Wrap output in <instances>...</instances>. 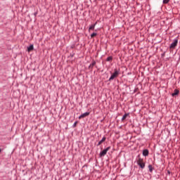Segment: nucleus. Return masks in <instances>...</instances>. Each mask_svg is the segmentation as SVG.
<instances>
[{
    "instance_id": "7",
    "label": "nucleus",
    "mask_w": 180,
    "mask_h": 180,
    "mask_svg": "<svg viewBox=\"0 0 180 180\" xmlns=\"http://www.w3.org/2000/svg\"><path fill=\"white\" fill-rule=\"evenodd\" d=\"M98 25V21H96L94 24L91 25L89 27V32H91V30H95V27Z\"/></svg>"
},
{
    "instance_id": "21",
    "label": "nucleus",
    "mask_w": 180,
    "mask_h": 180,
    "mask_svg": "<svg viewBox=\"0 0 180 180\" xmlns=\"http://www.w3.org/2000/svg\"><path fill=\"white\" fill-rule=\"evenodd\" d=\"M1 150L0 149V153H1Z\"/></svg>"
},
{
    "instance_id": "20",
    "label": "nucleus",
    "mask_w": 180,
    "mask_h": 180,
    "mask_svg": "<svg viewBox=\"0 0 180 180\" xmlns=\"http://www.w3.org/2000/svg\"><path fill=\"white\" fill-rule=\"evenodd\" d=\"M72 57H74V55H72Z\"/></svg>"
},
{
    "instance_id": "2",
    "label": "nucleus",
    "mask_w": 180,
    "mask_h": 180,
    "mask_svg": "<svg viewBox=\"0 0 180 180\" xmlns=\"http://www.w3.org/2000/svg\"><path fill=\"white\" fill-rule=\"evenodd\" d=\"M137 165L141 169H144L146 168V162H144V160L140 157V155H138V160L136 161Z\"/></svg>"
},
{
    "instance_id": "6",
    "label": "nucleus",
    "mask_w": 180,
    "mask_h": 180,
    "mask_svg": "<svg viewBox=\"0 0 180 180\" xmlns=\"http://www.w3.org/2000/svg\"><path fill=\"white\" fill-rule=\"evenodd\" d=\"M91 115V112H86L83 114H82L79 117V119H84V117H86V116H89Z\"/></svg>"
},
{
    "instance_id": "15",
    "label": "nucleus",
    "mask_w": 180,
    "mask_h": 180,
    "mask_svg": "<svg viewBox=\"0 0 180 180\" xmlns=\"http://www.w3.org/2000/svg\"><path fill=\"white\" fill-rule=\"evenodd\" d=\"M96 36H98V33H96V32H93V33L91 34V39H94V37H96Z\"/></svg>"
},
{
    "instance_id": "11",
    "label": "nucleus",
    "mask_w": 180,
    "mask_h": 180,
    "mask_svg": "<svg viewBox=\"0 0 180 180\" xmlns=\"http://www.w3.org/2000/svg\"><path fill=\"white\" fill-rule=\"evenodd\" d=\"M148 168L149 169V172H150V174H153V171H154V167H153V165H149L148 166Z\"/></svg>"
},
{
    "instance_id": "12",
    "label": "nucleus",
    "mask_w": 180,
    "mask_h": 180,
    "mask_svg": "<svg viewBox=\"0 0 180 180\" xmlns=\"http://www.w3.org/2000/svg\"><path fill=\"white\" fill-rule=\"evenodd\" d=\"M34 49V46H33V44L27 47V51L29 53H30V51H33Z\"/></svg>"
},
{
    "instance_id": "16",
    "label": "nucleus",
    "mask_w": 180,
    "mask_h": 180,
    "mask_svg": "<svg viewBox=\"0 0 180 180\" xmlns=\"http://www.w3.org/2000/svg\"><path fill=\"white\" fill-rule=\"evenodd\" d=\"M169 0H163V1H162V4L164 5H167V4H169Z\"/></svg>"
},
{
    "instance_id": "19",
    "label": "nucleus",
    "mask_w": 180,
    "mask_h": 180,
    "mask_svg": "<svg viewBox=\"0 0 180 180\" xmlns=\"http://www.w3.org/2000/svg\"><path fill=\"white\" fill-rule=\"evenodd\" d=\"M167 174H171V172H169V171H167Z\"/></svg>"
},
{
    "instance_id": "5",
    "label": "nucleus",
    "mask_w": 180,
    "mask_h": 180,
    "mask_svg": "<svg viewBox=\"0 0 180 180\" xmlns=\"http://www.w3.org/2000/svg\"><path fill=\"white\" fill-rule=\"evenodd\" d=\"M176 46H178V39H174V41L171 44L169 49H175Z\"/></svg>"
},
{
    "instance_id": "18",
    "label": "nucleus",
    "mask_w": 180,
    "mask_h": 180,
    "mask_svg": "<svg viewBox=\"0 0 180 180\" xmlns=\"http://www.w3.org/2000/svg\"><path fill=\"white\" fill-rule=\"evenodd\" d=\"M34 16H37V13H34Z\"/></svg>"
},
{
    "instance_id": "17",
    "label": "nucleus",
    "mask_w": 180,
    "mask_h": 180,
    "mask_svg": "<svg viewBox=\"0 0 180 180\" xmlns=\"http://www.w3.org/2000/svg\"><path fill=\"white\" fill-rule=\"evenodd\" d=\"M77 124H78V121H76V122L73 124L72 127H73V128L77 127Z\"/></svg>"
},
{
    "instance_id": "1",
    "label": "nucleus",
    "mask_w": 180,
    "mask_h": 180,
    "mask_svg": "<svg viewBox=\"0 0 180 180\" xmlns=\"http://www.w3.org/2000/svg\"><path fill=\"white\" fill-rule=\"evenodd\" d=\"M120 75V69L115 68L114 69V72L111 75L110 77L109 78L108 81H113L115 78H117Z\"/></svg>"
},
{
    "instance_id": "10",
    "label": "nucleus",
    "mask_w": 180,
    "mask_h": 180,
    "mask_svg": "<svg viewBox=\"0 0 180 180\" xmlns=\"http://www.w3.org/2000/svg\"><path fill=\"white\" fill-rule=\"evenodd\" d=\"M177 95H179V90L174 89V93L172 94V96H176Z\"/></svg>"
},
{
    "instance_id": "9",
    "label": "nucleus",
    "mask_w": 180,
    "mask_h": 180,
    "mask_svg": "<svg viewBox=\"0 0 180 180\" xmlns=\"http://www.w3.org/2000/svg\"><path fill=\"white\" fill-rule=\"evenodd\" d=\"M105 141H106V138L103 136L102 139L98 143L97 146H101V144H102L103 143H105Z\"/></svg>"
},
{
    "instance_id": "14",
    "label": "nucleus",
    "mask_w": 180,
    "mask_h": 180,
    "mask_svg": "<svg viewBox=\"0 0 180 180\" xmlns=\"http://www.w3.org/2000/svg\"><path fill=\"white\" fill-rule=\"evenodd\" d=\"M129 115H130L129 113H125L122 118V122H124V120H126V119L127 118V116H129Z\"/></svg>"
},
{
    "instance_id": "3",
    "label": "nucleus",
    "mask_w": 180,
    "mask_h": 180,
    "mask_svg": "<svg viewBox=\"0 0 180 180\" xmlns=\"http://www.w3.org/2000/svg\"><path fill=\"white\" fill-rule=\"evenodd\" d=\"M110 150V146L107 147L105 149L103 150L100 153H99V158H102V157H105L106 154H108V152Z\"/></svg>"
},
{
    "instance_id": "8",
    "label": "nucleus",
    "mask_w": 180,
    "mask_h": 180,
    "mask_svg": "<svg viewBox=\"0 0 180 180\" xmlns=\"http://www.w3.org/2000/svg\"><path fill=\"white\" fill-rule=\"evenodd\" d=\"M143 157H148V154H150V152L148 151V149H144L142 153Z\"/></svg>"
},
{
    "instance_id": "4",
    "label": "nucleus",
    "mask_w": 180,
    "mask_h": 180,
    "mask_svg": "<svg viewBox=\"0 0 180 180\" xmlns=\"http://www.w3.org/2000/svg\"><path fill=\"white\" fill-rule=\"evenodd\" d=\"M94 67H95V68H98V65H96V61H95L94 59L91 60V63L89 65V70H91V71H92V70H94Z\"/></svg>"
},
{
    "instance_id": "13",
    "label": "nucleus",
    "mask_w": 180,
    "mask_h": 180,
    "mask_svg": "<svg viewBox=\"0 0 180 180\" xmlns=\"http://www.w3.org/2000/svg\"><path fill=\"white\" fill-rule=\"evenodd\" d=\"M105 61L108 63H112L113 61V56H109L106 58Z\"/></svg>"
}]
</instances>
